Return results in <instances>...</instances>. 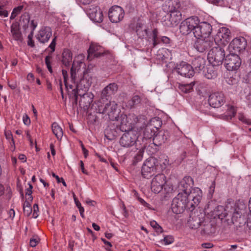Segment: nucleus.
<instances>
[{
	"label": "nucleus",
	"mask_w": 251,
	"mask_h": 251,
	"mask_svg": "<svg viewBox=\"0 0 251 251\" xmlns=\"http://www.w3.org/2000/svg\"><path fill=\"white\" fill-rule=\"evenodd\" d=\"M83 73V77L80 79L79 83L77 84L76 89L73 90L75 97V102L76 103L77 97L79 96L82 98L81 101L83 100H84L88 98L87 103L90 104L92 102L93 96L91 94L86 93V92L92 84V78L85 71H84Z\"/></svg>",
	"instance_id": "nucleus-1"
},
{
	"label": "nucleus",
	"mask_w": 251,
	"mask_h": 251,
	"mask_svg": "<svg viewBox=\"0 0 251 251\" xmlns=\"http://www.w3.org/2000/svg\"><path fill=\"white\" fill-rule=\"evenodd\" d=\"M245 206L244 204L241 207L236 205L231 217V223L234 226V230L237 233L246 232V215L245 212Z\"/></svg>",
	"instance_id": "nucleus-2"
},
{
	"label": "nucleus",
	"mask_w": 251,
	"mask_h": 251,
	"mask_svg": "<svg viewBox=\"0 0 251 251\" xmlns=\"http://www.w3.org/2000/svg\"><path fill=\"white\" fill-rule=\"evenodd\" d=\"M166 6H168L167 11L170 14H167V17L165 16L163 18L162 22L164 25L168 27L177 25L181 20V12L174 7L172 2H168Z\"/></svg>",
	"instance_id": "nucleus-3"
},
{
	"label": "nucleus",
	"mask_w": 251,
	"mask_h": 251,
	"mask_svg": "<svg viewBox=\"0 0 251 251\" xmlns=\"http://www.w3.org/2000/svg\"><path fill=\"white\" fill-rule=\"evenodd\" d=\"M190 201L188 200V195L178 193L173 199L172 203V209L174 213L178 214L182 213L187 207L190 205Z\"/></svg>",
	"instance_id": "nucleus-4"
},
{
	"label": "nucleus",
	"mask_w": 251,
	"mask_h": 251,
	"mask_svg": "<svg viewBox=\"0 0 251 251\" xmlns=\"http://www.w3.org/2000/svg\"><path fill=\"white\" fill-rule=\"evenodd\" d=\"M217 45L209 51L207 55V59L213 67L221 65L225 57L224 49L219 45Z\"/></svg>",
	"instance_id": "nucleus-5"
},
{
	"label": "nucleus",
	"mask_w": 251,
	"mask_h": 251,
	"mask_svg": "<svg viewBox=\"0 0 251 251\" xmlns=\"http://www.w3.org/2000/svg\"><path fill=\"white\" fill-rule=\"evenodd\" d=\"M115 120L119 121L120 129L123 132L131 130L132 125L137 124L139 121L138 117L134 114L129 115L128 117L126 115L122 114L120 117H117Z\"/></svg>",
	"instance_id": "nucleus-6"
},
{
	"label": "nucleus",
	"mask_w": 251,
	"mask_h": 251,
	"mask_svg": "<svg viewBox=\"0 0 251 251\" xmlns=\"http://www.w3.org/2000/svg\"><path fill=\"white\" fill-rule=\"evenodd\" d=\"M158 161L154 157H150L143 164L141 174L144 178H149L156 172Z\"/></svg>",
	"instance_id": "nucleus-7"
},
{
	"label": "nucleus",
	"mask_w": 251,
	"mask_h": 251,
	"mask_svg": "<svg viewBox=\"0 0 251 251\" xmlns=\"http://www.w3.org/2000/svg\"><path fill=\"white\" fill-rule=\"evenodd\" d=\"M138 137V133L135 130H129L125 132L120 138V144L124 148L132 147L136 143Z\"/></svg>",
	"instance_id": "nucleus-8"
},
{
	"label": "nucleus",
	"mask_w": 251,
	"mask_h": 251,
	"mask_svg": "<svg viewBox=\"0 0 251 251\" xmlns=\"http://www.w3.org/2000/svg\"><path fill=\"white\" fill-rule=\"evenodd\" d=\"M197 17L188 18L183 21L179 25V30L183 35H188L192 31L194 35V31L197 24Z\"/></svg>",
	"instance_id": "nucleus-9"
},
{
	"label": "nucleus",
	"mask_w": 251,
	"mask_h": 251,
	"mask_svg": "<svg viewBox=\"0 0 251 251\" xmlns=\"http://www.w3.org/2000/svg\"><path fill=\"white\" fill-rule=\"evenodd\" d=\"M212 31L211 25L207 22H202L197 24L196 27L194 31V36L196 38H206L212 37L210 36Z\"/></svg>",
	"instance_id": "nucleus-10"
},
{
	"label": "nucleus",
	"mask_w": 251,
	"mask_h": 251,
	"mask_svg": "<svg viewBox=\"0 0 251 251\" xmlns=\"http://www.w3.org/2000/svg\"><path fill=\"white\" fill-rule=\"evenodd\" d=\"M241 64L240 57L234 53L230 52L227 55L225 60V65L228 71H233L238 69Z\"/></svg>",
	"instance_id": "nucleus-11"
},
{
	"label": "nucleus",
	"mask_w": 251,
	"mask_h": 251,
	"mask_svg": "<svg viewBox=\"0 0 251 251\" xmlns=\"http://www.w3.org/2000/svg\"><path fill=\"white\" fill-rule=\"evenodd\" d=\"M194 47L200 52H203L212 47L215 42L213 37L206 38H196Z\"/></svg>",
	"instance_id": "nucleus-12"
},
{
	"label": "nucleus",
	"mask_w": 251,
	"mask_h": 251,
	"mask_svg": "<svg viewBox=\"0 0 251 251\" xmlns=\"http://www.w3.org/2000/svg\"><path fill=\"white\" fill-rule=\"evenodd\" d=\"M125 12L123 9L118 5L112 6L109 10L108 17L112 23H117L124 18Z\"/></svg>",
	"instance_id": "nucleus-13"
},
{
	"label": "nucleus",
	"mask_w": 251,
	"mask_h": 251,
	"mask_svg": "<svg viewBox=\"0 0 251 251\" xmlns=\"http://www.w3.org/2000/svg\"><path fill=\"white\" fill-rule=\"evenodd\" d=\"M247 42L244 38H235L229 44L228 50L230 52L236 54L245 50Z\"/></svg>",
	"instance_id": "nucleus-14"
},
{
	"label": "nucleus",
	"mask_w": 251,
	"mask_h": 251,
	"mask_svg": "<svg viewBox=\"0 0 251 251\" xmlns=\"http://www.w3.org/2000/svg\"><path fill=\"white\" fill-rule=\"evenodd\" d=\"M230 40V30L226 27L221 28L216 34L214 41L216 45H225Z\"/></svg>",
	"instance_id": "nucleus-15"
},
{
	"label": "nucleus",
	"mask_w": 251,
	"mask_h": 251,
	"mask_svg": "<svg viewBox=\"0 0 251 251\" xmlns=\"http://www.w3.org/2000/svg\"><path fill=\"white\" fill-rule=\"evenodd\" d=\"M166 176L164 174H158L152 179L151 182V189L154 193H159L163 189L166 182Z\"/></svg>",
	"instance_id": "nucleus-16"
},
{
	"label": "nucleus",
	"mask_w": 251,
	"mask_h": 251,
	"mask_svg": "<svg viewBox=\"0 0 251 251\" xmlns=\"http://www.w3.org/2000/svg\"><path fill=\"white\" fill-rule=\"evenodd\" d=\"M117 104L114 101H109L106 103L102 109L99 108V113L108 115L109 118L111 120L116 119Z\"/></svg>",
	"instance_id": "nucleus-17"
},
{
	"label": "nucleus",
	"mask_w": 251,
	"mask_h": 251,
	"mask_svg": "<svg viewBox=\"0 0 251 251\" xmlns=\"http://www.w3.org/2000/svg\"><path fill=\"white\" fill-rule=\"evenodd\" d=\"M175 70L178 74L185 77H190L194 74V70L193 69V67L183 61L177 64Z\"/></svg>",
	"instance_id": "nucleus-18"
},
{
	"label": "nucleus",
	"mask_w": 251,
	"mask_h": 251,
	"mask_svg": "<svg viewBox=\"0 0 251 251\" xmlns=\"http://www.w3.org/2000/svg\"><path fill=\"white\" fill-rule=\"evenodd\" d=\"M161 121L156 118H152L146 126L144 131V135L147 138H151L155 135V130L160 126Z\"/></svg>",
	"instance_id": "nucleus-19"
},
{
	"label": "nucleus",
	"mask_w": 251,
	"mask_h": 251,
	"mask_svg": "<svg viewBox=\"0 0 251 251\" xmlns=\"http://www.w3.org/2000/svg\"><path fill=\"white\" fill-rule=\"evenodd\" d=\"M188 192V200L189 201L191 200L190 203L191 207H195V205H198L201 199V190L198 187H195L190 189Z\"/></svg>",
	"instance_id": "nucleus-20"
},
{
	"label": "nucleus",
	"mask_w": 251,
	"mask_h": 251,
	"mask_svg": "<svg viewBox=\"0 0 251 251\" xmlns=\"http://www.w3.org/2000/svg\"><path fill=\"white\" fill-rule=\"evenodd\" d=\"M225 102V99L222 93H214L209 97L208 103L214 108H218Z\"/></svg>",
	"instance_id": "nucleus-21"
},
{
	"label": "nucleus",
	"mask_w": 251,
	"mask_h": 251,
	"mask_svg": "<svg viewBox=\"0 0 251 251\" xmlns=\"http://www.w3.org/2000/svg\"><path fill=\"white\" fill-rule=\"evenodd\" d=\"M51 35V29L49 26H45L39 30L36 38L40 43L45 44L48 42Z\"/></svg>",
	"instance_id": "nucleus-22"
},
{
	"label": "nucleus",
	"mask_w": 251,
	"mask_h": 251,
	"mask_svg": "<svg viewBox=\"0 0 251 251\" xmlns=\"http://www.w3.org/2000/svg\"><path fill=\"white\" fill-rule=\"evenodd\" d=\"M103 53L104 50L102 47L96 43H92L88 50L87 58L89 60H91L95 57H100Z\"/></svg>",
	"instance_id": "nucleus-23"
},
{
	"label": "nucleus",
	"mask_w": 251,
	"mask_h": 251,
	"mask_svg": "<svg viewBox=\"0 0 251 251\" xmlns=\"http://www.w3.org/2000/svg\"><path fill=\"white\" fill-rule=\"evenodd\" d=\"M193 185V179L189 176H185L179 183L178 188L180 191L179 193L187 194L189 190L191 189Z\"/></svg>",
	"instance_id": "nucleus-24"
},
{
	"label": "nucleus",
	"mask_w": 251,
	"mask_h": 251,
	"mask_svg": "<svg viewBox=\"0 0 251 251\" xmlns=\"http://www.w3.org/2000/svg\"><path fill=\"white\" fill-rule=\"evenodd\" d=\"M88 14L91 20L96 23H100L103 20V14L98 7H94L88 11Z\"/></svg>",
	"instance_id": "nucleus-25"
},
{
	"label": "nucleus",
	"mask_w": 251,
	"mask_h": 251,
	"mask_svg": "<svg viewBox=\"0 0 251 251\" xmlns=\"http://www.w3.org/2000/svg\"><path fill=\"white\" fill-rule=\"evenodd\" d=\"M118 86L115 83L109 84L104 88L101 91V97L102 99L108 100L112 95H114L118 91Z\"/></svg>",
	"instance_id": "nucleus-26"
},
{
	"label": "nucleus",
	"mask_w": 251,
	"mask_h": 251,
	"mask_svg": "<svg viewBox=\"0 0 251 251\" xmlns=\"http://www.w3.org/2000/svg\"><path fill=\"white\" fill-rule=\"evenodd\" d=\"M170 137V133L167 130H161L154 137L153 142L155 145L160 146L166 143Z\"/></svg>",
	"instance_id": "nucleus-27"
},
{
	"label": "nucleus",
	"mask_w": 251,
	"mask_h": 251,
	"mask_svg": "<svg viewBox=\"0 0 251 251\" xmlns=\"http://www.w3.org/2000/svg\"><path fill=\"white\" fill-rule=\"evenodd\" d=\"M152 41L153 47H154L156 45L162 43L163 44H168L170 43V39L167 36H162L160 38L158 37V30L156 28H154L152 31Z\"/></svg>",
	"instance_id": "nucleus-28"
},
{
	"label": "nucleus",
	"mask_w": 251,
	"mask_h": 251,
	"mask_svg": "<svg viewBox=\"0 0 251 251\" xmlns=\"http://www.w3.org/2000/svg\"><path fill=\"white\" fill-rule=\"evenodd\" d=\"M205 60L202 57H198L195 58L192 62L194 71L200 73V71H202L205 68Z\"/></svg>",
	"instance_id": "nucleus-29"
},
{
	"label": "nucleus",
	"mask_w": 251,
	"mask_h": 251,
	"mask_svg": "<svg viewBox=\"0 0 251 251\" xmlns=\"http://www.w3.org/2000/svg\"><path fill=\"white\" fill-rule=\"evenodd\" d=\"M72 61V53L70 50L65 49L62 53L61 62L65 66H68Z\"/></svg>",
	"instance_id": "nucleus-30"
},
{
	"label": "nucleus",
	"mask_w": 251,
	"mask_h": 251,
	"mask_svg": "<svg viewBox=\"0 0 251 251\" xmlns=\"http://www.w3.org/2000/svg\"><path fill=\"white\" fill-rule=\"evenodd\" d=\"M135 31L139 38H143L147 35V29L141 22L137 23Z\"/></svg>",
	"instance_id": "nucleus-31"
},
{
	"label": "nucleus",
	"mask_w": 251,
	"mask_h": 251,
	"mask_svg": "<svg viewBox=\"0 0 251 251\" xmlns=\"http://www.w3.org/2000/svg\"><path fill=\"white\" fill-rule=\"evenodd\" d=\"M51 128L53 133L56 136L57 139L60 140L63 135V132L62 128L58 125V124L54 122L51 126Z\"/></svg>",
	"instance_id": "nucleus-32"
},
{
	"label": "nucleus",
	"mask_w": 251,
	"mask_h": 251,
	"mask_svg": "<svg viewBox=\"0 0 251 251\" xmlns=\"http://www.w3.org/2000/svg\"><path fill=\"white\" fill-rule=\"evenodd\" d=\"M11 32L15 40L17 41L22 40V34L19 30L18 26L16 25H12L11 26Z\"/></svg>",
	"instance_id": "nucleus-33"
},
{
	"label": "nucleus",
	"mask_w": 251,
	"mask_h": 251,
	"mask_svg": "<svg viewBox=\"0 0 251 251\" xmlns=\"http://www.w3.org/2000/svg\"><path fill=\"white\" fill-rule=\"evenodd\" d=\"M194 85V82H191L188 84H179L178 86L179 89L185 93H188L191 92L193 89Z\"/></svg>",
	"instance_id": "nucleus-34"
},
{
	"label": "nucleus",
	"mask_w": 251,
	"mask_h": 251,
	"mask_svg": "<svg viewBox=\"0 0 251 251\" xmlns=\"http://www.w3.org/2000/svg\"><path fill=\"white\" fill-rule=\"evenodd\" d=\"M227 110L228 113L224 116V119L226 120H231L232 117L235 116L236 112V110L234 106L228 105Z\"/></svg>",
	"instance_id": "nucleus-35"
},
{
	"label": "nucleus",
	"mask_w": 251,
	"mask_h": 251,
	"mask_svg": "<svg viewBox=\"0 0 251 251\" xmlns=\"http://www.w3.org/2000/svg\"><path fill=\"white\" fill-rule=\"evenodd\" d=\"M189 226L193 229H197L201 225V222L200 219L197 218H192L188 221Z\"/></svg>",
	"instance_id": "nucleus-36"
},
{
	"label": "nucleus",
	"mask_w": 251,
	"mask_h": 251,
	"mask_svg": "<svg viewBox=\"0 0 251 251\" xmlns=\"http://www.w3.org/2000/svg\"><path fill=\"white\" fill-rule=\"evenodd\" d=\"M217 75V72L213 70L212 67H209L207 69V72L205 74V76L209 79H213L215 78Z\"/></svg>",
	"instance_id": "nucleus-37"
},
{
	"label": "nucleus",
	"mask_w": 251,
	"mask_h": 251,
	"mask_svg": "<svg viewBox=\"0 0 251 251\" xmlns=\"http://www.w3.org/2000/svg\"><path fill=\"white\" fill-rule=\"evenodd\" d=\"M24 8L23 5H19L16 7H15L12 12L11 16L10 17L11 20L14 19L17 16L20 14L21 11Z\"/></svg>",
	"instance_id": "nucleus-38"
},
{
	"label": "nucleus",
	"mask_w": 251,
	"mask_h": 251,
	"mask_svg": "<svg viewBox=\"0 0 251 251\" xmlns=\"http://www.w3.org/2000/svg\"><path fill=\"white\" fill-rule=\"evenodd\" d=\"M82 65H83V63L81 61H74L71 69L72 71L74 70L77 73H79L80 71Z\"/></svg>",
	"instance_id": "nucleus-39"
},
{
	"label": "nucleus",
	"mask_w": 251,
	"mask_h": 251,
	"mask_svg": "<svg viewBox=\"0 0 251 251\" xmlns=\"http://www.w3.org/2000/svg\"><path fill=\"white\" fill-rule=\"evenodd\" d=\"M150 225L152 227L156 230V232L161 233L162 232V227L155 221H151Z\"/></svg>",
	"instance_id": "nucleus-40"
},
{
	"label": "nucleus",
	"mask_w": 251,
	"mask_h": 251,
	"mask_svg": "<svg viewBox=\"0 0 251 251\" xmlns=\"http://www.w3.org/2000/svg\"><path fill=\"white\" fill-rule=\"evenodd\" d=\"M164 158H160L159 160V164L161 166L162 168H165L169 164V160L166 158L167 156H164Z\"/></svg>",
	"instance_id": "nucleus-41"
},
{
	"label": "nucleus",
	"mask_w": 251,
	"mask_h": 251,
	"mask_svg": "<svg viewBox=\"0 0 251 251\" xmlns=\"http://www.w3.org/2000/svg\"><path fill=\"white\" fill-rule=\"evenodd\" d=\"M39 242V238L38 237H33L30 240V246L31 247H35Z\"/></svg>",
	"instance_id": "nucleus-42"
},
{
	"label": "nucleus",
	"mask_w": 251,
	"mask_h": 251,
	"mask_svg": "<svg viewBox=\"0 0 251 251\" xmlns=\"http://www.w3.org/2000/svg\"><path fill=\"white\" fill-rule=\"evenodd\" d=\"M174 238L172 236H167L164 237L163 241L165 245H169L174 242Z\"/></svg>",
	"instance_id": "nucleus-43"
},
{
	"label": "nucleus",
	"mask_w": 251,
	"mask_h": 251,
	"mask_svg": "<svg viewBox=\"0 0 251 251\" xmlns=\"http://www.w3.org/2000/svg\"><path fill=\"white\" fill-rule=\"evenodd\" d=\"M78 74V73H77V72H75L74 70H73L71 69V81L74 83H75V80L77 77V74Z\"/></svg>",
	"instance_id": "nucleus-44"
},
{
	"label": "nucleus",
	"mask_w": 251,
	"mask_h": 251,
	"mask_svg": "<svg viewBox=\"0 0 251 251\" xmlns=\"http://www.w3.org/2000/svg\"><path fill=\"white\" fill-rule=\"evenodd\" d=\"M33 37V31L31 32L28 36V41L27 42V44L28 46L33 47L34 46V41L32 40Z\"/></svg>",
	"instance_id": "nucleus-45"
},
{
	"label": "nucleus",
	"mask_w": 251,
	"mask_h": 251,
	"mask_svg": "<svg viewBox=\"0 0 251 251\" xmlns=\"http://www.w3.org/2000/svg\"><path fill=\"white\" fill-rule=\"evenodd\" d=\"M141 101L140 97L138 95L134 96L131 100L132 104L133 105H135L139 103Z\"/></svg>",
	"instance_id": "nucleus-46"
},
{
	"label": "nucleus",
	"mask_w": 251,
	"mask_h": 251,
	"mask_svg": "<svg viewBox=\"0 0 251 251\" xmlns=\"http://www.w3.org/2000/svg\"><path fill=\"white\" fill-rule=\"evenodd\" d=\"M23 210H24V213L25 216H26L27 217L30 216V215L32 212V208H31V206L24 207Z\"/></svg>",
	"instance_id": "nucleus-47"
},
{
	"label": "nucleus",
	"mask_w": 251,
	"mask_h": 251,
	"mask_svg": "<svg viewBox=\"0 0 251 251\" xmlns=\"http://www.w3.org/2000/svg\"><path fill=\"white\" fill-rule=\"evenodd\" d=\"M62 75L63 76L65 85L66 87H67L68 86H67V80L68 78L67 71L65 70H62Z\"/></svg>",
	"instance_id": "nucleus-48"
},
{
	"label": "nucleus",
	"mask_w": 251,
	"mask_h": 251,
	"mask_svg": "<svg viewBox=\"0 0 251 251\" xmlns=\"http://www.w3.org/2000/svg\"><path fill=\"white\" fill-rule=\"evenodd\" d=\"M8 15V12L7 11L4 10L2 6L0 5V16H3L6 17Z\"/></svg>",
	"instance_id": "nucleus-49"
},
{
	"label": "nucleus",
	"mask_w": 251,
	"mask_h": 251,
	"mask_svg": "<svg viewBox=\"0 0 251 251\" xmlns=\"http://www.w3.org/2000/svg\"><path fill=\"white\" fill-rule=\"evenodd\" d=\"M55 45H56V37L54 38L52 40L51 43L49 46V48L51 49L52 50V51H54L55 50Z\"/></svg>",
	"instance_id": "nucleus-50"
},
{
	"label": "nucleus",
	"mask_w": 251,
	"mask_h": 251,
	"mask_svg": "<svg viewBox=\"0 0 251 251\" xmlns=\"http://www.w3.org/2000/svg\"><path fill=\"white\" fill-rule=\"evenodd\" d=\"M138 199L142 204L151 209V207H150V204L147 203L143 199L138 198Z\"/></svg>",
	"instance_id": "nucleus-51"
},
{
	"label": "nucleus",
	"mask_w": 251,
	"mask_h": 251,
	"mask_svg": "<svg viewBox=\"0 0 251 251\" xmlns=\"http://www.w3.org/2000/svg\"><path fill=\"white\" fill-rule=\"evenodd\" d=\"M8 84L9 87L12 90L16 89L17 87L16 82H8Z\"/></svg>",
	"instance_id": "nucleus-52"
},
{
	"label": "nucleus",
	"mask_w": 251,
	"mask_h": 251,
	"mask_svg": "<svg viewBox=\"0 0 251 251\" xmlns=\"http://www.w3.org/2000/svg\"><path fill=\"white\" fill-rule=\"evenodd\" d=\"M248 228L250 230H251V217H249L248 219H247L246 230Z\"/></svg>",
	"instance_id": "nucleus-53"
},
{
	"label": "nucleus",
	"mask_w": 251,
	"mask_h": 251,
	"mask_svg": "<svg viewBox=\"0 0 251 251\" xmlns=\"http://www.w3.org/2000/svg\"><path fill=\"white\" fill-rule=\"evenodd\" d=\"M23 122L25 125H29L30 123V120L27 115L23 117Z\"/></svg>",
	"instance_id": "nucleus-54"
},
{
	"label": "nucleus",
	"mask_w": 251,
	"mask_h": 251,
	"mask_svg": "<svg viewBox=\"0 0 251 251\" xmlns=\"http://www.w3.org/2000/svg\"><path fill=\"white\" fill-rule=\"evenodd\" d=\"M201 246L203 248L205 249H210L213 247V245L210 243H203Z\"/></svg>",
	"instance_id": "nucleus-55"
},
{
	"label": "nucleus",
	"mask_w": 251,
	"mask_h": 251,
	"mask_svg": "<svg viewBox=\"0 0 251 251\" xmlns=\"http://www.w3.org/2000/svg\"><path fill=\"white\" fill-rule=\"evenodd\" d=\"M51 59V56L50 55H48L45 58V63L48 66H50V59Z\"/></svg>",
	"instance_id": "nucleus-56"
},
{
	"label": "nucleus",
	"mask_w": 251,
	"mask_h": 251,
	"mask_svg": "<svg viewBox=\"0 0 251 251\" xmlns=\"http://www.w3.org/2000/svg\"><path fill=\"white\" fill-rule=\"evenodd\" d=\"M31 194H32V190H30V189H27L26 190L25 195L29 196V198H28V199L30 200V201H32V200Z\"/></svg>",
	"instance_id": "nucleus-57"
},
{
	"label": "nucleus",
	"mask_w": 251,
	"mask_h": 251,
	"mask_svg": "<svg viewBox=\"0 0 251 251\" xmlns=\"http://www.w3.org/2000/svg\"><path fill=\"white\" fill-rule=\"evenodd\" d=\"M73 198H74V201H75V203L76 206L77 207V206H80L81 203H80V202L78 201V200H77V199L76 198V197L75 195V193H73Z\"/></svg>",
	"instance_id": "nucleus-58"
},
{
	"label": "nucleus",
	"mask_w": 251,
	"mask_h": 251,
	"mask_svg": "<svg viewBox=\"0 0 251 251\" xmlns=\"http://www.w3.org/2000/svg\"><path fill=\"white\" fill-rule=\"evenodd\" d=\"M238 119L240 121L243 122H244V123H246V118L245 117L244 115L242 114H239V115H238Z\"/></svg>",
	"instance_id": "nucleus-59"
},
{
	"label": "nucleus",
	"mask_w": 251,
	"mask_h": 251,
	"mask_svg": "<svg viewBox=\"0 0 251 251\" xmlns=\"http://www.w3.org/2000/svg\"><path fill=\"white\" fill-rule=\"evenodd\" d=\"M27 137L28 138V140L30 142V146H33L34 144H35V145H36V142H35V143L33 142V140H32V139L31 138V136L29 134L28 132H27Z\"/></svg>",
	"instance_id": "nucleus-60"
},
{
	"label": "nucleus",
	"mask_w": 251,
	"mask_h": 251,
	"mask_svg": "<svg viewBox=\"0 0 251 251\" xmlns=\"http://www.w3.org/2000/svg\"><path fill=\"white\" fill-rule=\"evenodd\" d=\"M27 79L28 81H33L34 79V76L32 73H29L27 76Z\"/></svg>",
	"instance_id": "nucleus-61"
},
{
	"label": "nucleus",
	"mask_w": 251,
	"mask_h": 251,
	"mask_svg": "<svg viewBox=\"0 0 251 251\" xmlns=\"http://www.w3.org/2000/svg\"><path fill=\"white\" fill-rule=\"evenodd\" d=\"M80 165L82 173L85 174H87V172L84 169V164H83V162L82 161H80Z\"/></svg>",
	"instance_id": "nucleus-62"
},
{
	"label": "nucleus",
	"mask_w": 251,
	"mask_h": 251,
	"mask_svg": "<svg viewBox=\"0 0 251 251\" xmlns=\"http://www.w3.org/2000/svg\"><path fill=\"white\" fill-rule=\"evenodd\" d=\"M143 154V151L141 150H140V151H139V153L137 154V156H135V157L137 159L140 160L142 158Z\"/></svg>",
	"instance_id": "nucleus-63"
},
{
	"label": "nucleus",
	"mask_w": 251,
	"mask_h": 251,
	"mask_svg": "<svg viewBox=\"0 0 251 251\" xmlns=\"http://www.w3.org/2000/svg\"><path fill=\"white\" fill-rule=\"evenodd\" d=\"M19 159L24 162L26 161V158L25 155L21 154L19 156Z\"/></svg>",
	"instance_id": "nucleus-64"
}]
</instances>
